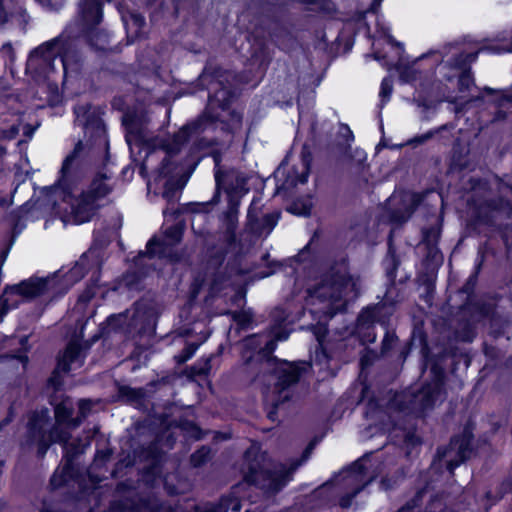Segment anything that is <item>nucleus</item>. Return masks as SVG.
I'll list each match as a JSON object with an SVG mask.
<instances>
[{
  "label": "nucleus",
  "mask_w": 512,
  "mask_h": 512,
  "mask_svg": "<svg viewBox=\"0 0 512 512\" xmlns=\"http://www.w3.org/2000/svg\"><path fill=\"white\" fill-rule=\"evenodd\" d=\"M74 114L75 122L83 129L86 143L79 139L66 155V199L72 197L74 189L88 175L90 150L109 149L107 127L100 112L86 104L75 107Z\"/></svg>",
  "instance_id": "1"
},
{
  "label": "nucleus",
  "mask_w": 512,
  "mask_h": 512,
  "mask_svg": "<svg viewBox=\"0 0 512 512\" xmlns=\"http://www.w3.org/2000/svg\"><path fill=\"white\" fill-rule=\"evenodd\" d=\"M64 362L58 356L57 365L47 379L45 393L54 407V417L48 409L32 414L28 423V444H37L41 456L50 443H59L64 447Z\"/></svg>",
  "instance_id": "2"
},
{
  "label": "nucleus",
  "mask_w": 512,
  "mask_h": 512,
  "mask_svg": "<svg viewBox=\"0 0 512 512\" xmlns=\"http://www.w3.org/2000/svg\"><path fill=\"white\" fill-rule=\"evenodd\" d=\"M244 459L247 462V471L244 474L245 482L260 490L276 494L292 480L290 470L265 468L262 464L263 457L259 451H253L251 448L247 449L244 453Z\"/></svg>",
  "instance_id": "3"
},
{
  "label": "nucleus",
  "mask_w": 512,
  "mask_h": 512,
  "mask_svg": "<svg viewBox=\"0 0 512 512\" xmlns=\"http://www.w3.org/2000/svg\"><path fill=\"white\" fill-rule=\"evenodd\" d=\"M352 280L350 263L347 256L334 259L318 278L311 294L327 301H339Z\"/></svg>",
  "instance_id": "4"
},
{
  "label": "nucleus",
  "mask_w": 512,
  "mask_h": 512,
  "mask_svg": "<svg viewBox=\"0 0 512 512\" xmlns=\"http://www.w3.org/2000/svg\"><path fill=\"white\" fill-rule=\"evenodd\" d=\"M474 438L473 428L469 425H465L460 433L450 437L447 445L437 448L434 462H441L454 452V457L446 461V470L450 474H454V471L460 465L466 463L474 453Z\"/></svg>",
  "instance_id": "5"
},
{
  "label": "nucleus",
  "mask_w": 512,
  "mask_h": 512,
  "mask_svg": "<svg viewBox=\"0 0 512 512\" xmlns=\"http://www.w3.org/2000/svg\"><path fill=\"white\" fill-rule=\"evenodd\" d=\"M444 388V386L426 381L416 393L396 395L392 399V404L397 411L402 413L423 412L435 406Z\"/></svg>",
  "instance_id": "6"
},
{
  "label": "nucleus",
  "mask_w": 512,
  "mask_h": 512,
  "mask_svg": "<svg viewBox=\"0 0 512 512\" xmlns=\"http://www.w3.org/2000/svg\"><path fill=\"white\" fill-rule=\"evenodd\" d=\"M504 211H507L508 218L512 216V201L503 196L481 200L473 205L468 225L472 228L485 226L499 231L507 229V225L498 224L496 220V213Z\"/></svg>",
  "instance_id": "7"
},
{
  "label": "nucleus",
  "mask_w": 512,
  "mask_h": 512,
  "mask_svg": "<svg viewBox=\"0 0 512 512\" xmlns=\"http://www.w3.org/2000/svg\"><path fill=\"white\" fill-rule=\"evenodd\" d=\"M231 247L226 243L225 245L213 243L205 249L201 270L209 275V293L212 295L219 293L229 278L226 270L223 269V265Z\"/></svg>",
  "instance_id": "8"
},
{
  "label": "nucleus",
  "mask_w": 512,
  "mask_h": 512,
  "mask_svg": "<svg viewBox=\"0 0 512 512\" xmlns=\"http://www.w3.org/2000/svg\"><path fill=\"white\" fill-rule=\"evenodd\" d=\"M104 1L81 0L79 4V31L77 38H82L92 48L97 47L101 34L98 26L103 21Z\"/></svg>",
  "instance_id": "9"
},
{
  "label": "nucleus",
  "mask_w": 512,
  "mask_h": 512,
  "mask_svg": "<svg viewBox=\"0 0 512 512\" xmlns=\"http://www.w3.org/2000/svg\"><path fill=\"white\" fill-rule=\"evenodd\" d=\"M61 282L62 275L60 271H57L46 277H30L18 284L7 286L5 292L10 299L20 297L23 300H31L55 290L61 285Z\"/></svg>",
  "instance_id": "10"
},
{
  "label": "nucleus",
  "mask_w": 512,
  "mask_h": 512,
  "mask_svg": "<svg viewBox=\"0 0 512 512\" xmlns=\"http://www.w3.org/2000/svg\"><path fill=\"white\" fill-rule=\"evenodd\" d=\"M401 300L402 296L400 295V290H391V288H386L381 301L369 304L363 307L361 311L373 319L377 324L387 329L390 326L391 319Z\"/></svg>",
  "instance_id": "11"
},
{
  "label": "nucleus",
  "mask_w": 512,
  "mask_h": 512,
  "mask_svg": "<svg viewBox=\"0 0 512 512\" xmlns=\"http://www.w3.org/2000/svg\"><path fill=\"white\" fill-rule=\"evenodd\" d=\"M182 148L183 146L176 143L172 137L163 141L162 149L165 151L166 155L158 167V175L160 177H170L179 174L181 171H184L185 167L195 162L191 152L181 160L176 159Z\"/></svg>",
  "instance_id": "12"
},
{
  "label": "nucleus",
  "mask_w": 512,
  "mask_h": 512,
  "mask_svg": "<svg viewBox=\"0 0 512 512\" xmlns=\"http://www.w3.org/2000/svg\"><path fill=\"white\" fill-rule=\"evenodd\" d=\"M103 266V254L101 250L90 248L84 252L74 266L66 271V292L69 286L80 281L86 274L101 272Z\"/></svg>",
  "instance_id": "13"
},
{
  "label": "nucleus",
  "mask_w": 512,
  "mask_h": 512,
  "mask_svg": "<svg viewBox=\"0 0 512 512\" xmlns=\"http://www.w3.org/2000/svg\"><path fill=\"white\" fill-rule=\"evenodd\" d=\"M68 402L69 397L66 396V476L71 470L72 461L81 454L85 453L86 449L91 445L94 437L93 433L90 431H84L81 436L72 438L67 429L71 426H74L75 424L73 423L72 418L73 407L71 404L68 406Z\"/></svg>",
  "instance_id": "14"
},
{
  "label": "nucleus",
  "mask_w": 512,
  "mask_h": 512,
  "mask_svg": "<svg viewBox=\"0 0 512 512\" xmlns=\"http://www.w3.org/2000/svg\"><path fill=\"white\" fill-rule=\"evenodd\" d=\"M58 41L52 40L46 42L34 49L27 60V68L31 70H39L48 73L53 70L54 61L59 58L64 66V55L60 53Z\"/></svg>",
  "instance_id": "15"
},
{
  "label": "nucleus",
  "mask_w": 512,
  "mask_h": 512,
  "mask_svg": "<svg viewBox=\"0 0 512 512\" xmlns=\"http://www.w3.org/2000/svg\"><path fill=\"white\" fill-rule=\"evenodd\" d=\"M114 512H164L163 503L153 495L136 493L113 503Z\"/></svg>",
  "instance_id": "16"
},
{
  "label": "nucleus",
  "mask_w": 512,
  "mask_h": 512,
  "mask_svg": "<svg viewBox=\"0 0 512 512\" xmlns=\"http://www.w3.org/2000/svg\"><path fill=\"white\" fill-rule=\"evenodd\" d=\"M305 372V362H290L283 359L272 369V375L276 377L275 387L280 392L285 391L297 384Z\"/></svg>",
  "instance_id": "17"
},
{
  "label": "nucleus",
  "mask_w": 512,
  "mask_h": 512,
  "mask_svg": "<svg viewBox=\"0 0 512 512\" xmlns=\"http://www.w3.org/2000/svg\"><path fill=\"white\" fill-rule=\"evenodd\" d=\"M218 119L219 113H209L208 111H202L195 119L184 124L171 137L174 138L176 143L184 146L194 135L203 133L208 128V126L215 124Z\"/></svg>",
  "instance_id": "18"
},
{
  "label": "nucleus",
  "mask_w": 512,
  "mask_h": 512,
  "mask_svg": "<svg viewBox=\"0 0 512 512\" xmlns=\"http://www.w3.org/2000/svg\"><path fill=\"white\" fill-rule=\"evenodd\" d=\"M184 235V225L181 223H175L164 231V237L169 240L167 243L165 240L153 236L146 243V254L149 258H154L156 255L162 257L165 256V248L168 245H176L180 243Z\"/></svg>",
  "instance_id": "19"
},
{
  "label": "nucleus",
  "mask_w": 512,
  "mask_h": 512,
  "mask_svg": "<svg viewBox=\"0 0 512 512\" xmlns=\"http://www.w3.org/2000/svg\"><path fill=\"white\" fill-rule=\"evenodd\" d=\"M208 90V102L203 111L217 113V110L227 111L235 101V92L224 83L211 86Z\"/></svg>",
  "instance_id": "20"
},
{
  "label": "nucleus",
  "mask_w": 512,
  "mask_h": 512,
  "mask_svg": "<svg viewBox=\"0 0 512 512\" xmlns=\"http://www.w3.org/2000/svg\"><path fill=\"white\" fill-rule=\"evenodd\" d=\"M240 199L232 193H228L227 210L224 213L225 230L223 232V242L228 246H236L238 243L237 238V225L239 213Z\"/></svg>",
  "instance_id": "21"
},
{
  "label": "nucleus",
  "mask_w": 512,
  "mask_h": 512,
  "mask_svg": "<svg viewBox=\"0 0 512 512\" xmlns=\"http://www.w3.org/2000/svg\"><path fill=\"white\" fill-rule=\"evenodd\" d=\"M460 311L477 321L492 320L497 314V303L476 298L465 299Z\"/></svg>",
  "instance_id": "22"
},
{
  "label": "nucleus",
  "mask_w": 512,
  "mask_h": 512,
  "mask_svg": "<svg viewBox=\"0 0 512 512\" xmlns=\"http://www.w3.org/2000/svg\"><path fill=\"white\" fill-rule=\"evenodd\" d=\"M362 26L369 29L366 22V13L356 12L351 18L343 20L342 28L340 29L336 40L343 42L345 49H351Z\"/></svg>",
  "instance_id": "23"
},
{
  "label": "nucleus",
  "mask_w": 512,
  "mask_h": 512,
  "mask_svg": "<svg viewBox=\"0 0 512 512\" xmlns=\"http://www.w3.org/2000/svg\"><path fill=\"white\" fill-rule=\"evenodd\" d=\"M98 208L95 197L85 190L82 191L76 205L72 208L73 223L79 225L91 221Z\"/></svg>",
  "instance_id": "24"
},
{
  "label": "nucleus",
  "mask_w": 512,
  "mask_h": 512,
  "mask_svg": "<svg viewBox=\"0 0 512 512\" xmlns=\"http://www.w3.org/2000/svg\"><path fill=\"white\" fill-rule=\"evenodd\" d=\"M49 490L51 494H54L58 498V501L54 504L50 497L46 498L43 502L42 512H62L61 505L64 496V466H61V464L56 468L50 478Z\"/></svg>",
  "instance_id": "25"
},
{
  "label": "nucleus",
  "mask_w": 512,
  "mask_h": 512,
  "mask_svg": "<svg viewBox=\"0 0 512 512\" xmlns=\"http://www.w3.org/2000/svg\"><path fill=\"white\" fill-rule=\"evenodd\" d=\"M300 160L302 164V171L299 172L296 166H292L287 174L286 181L289 182L291 186L306 184L308 181L313 162V154L307 144H304L301 148Z\"/></svg>",
  "instance_id": "26"
},
{
  "label": "nucleus",
  "mask_w": 512,
  "mask_h": 512,
  "mask_svg": "<svg viewBox=\"0 0 512 512\" xmlns=\"http://www.w3.org/2000/svg\"><path fill=\"white\" fill-rule=\"evenodd\" d=\"M377 324L373 319L360 311L355 322L352 334L359 340L362 345L374 343L376 340Z\"/></svg>",
  "instance_id": "27"
},
{
  "label": "nucleus",
  "mask_w": 512,
  "mask_h": 512,
  "mask_svg": "<svg viewBox=\"0 0 512 512\" xmlns=\"http://www.w3.org/2000/svg\"><path fill=\"white\" fill-rule=\"evenodd\" d=\"M447 355L445 353L432 354L429 353L423 356L424 368L430 369V380L429 382L441 385L445 387L446 372H445V360Z\"/></svg>",
  "instance_id": "28"
},
{
  "label": "nucleus",
  "mask_w": 512,
  "mask_h": 512,
  "mask_svg": "<svg viewBox=\"0 0 512 512\" xmlns=\"http://www.w3.org/2000/svg\"><path fill=\"white\" fill-rule=\"evenodd\" d=\"M69 26L66 25V82L71 76H78L82 73L84 59L82 53L73 48V39L70 36Z\"/></svg>",
  "instance_id": "29"
},
{
  "label": "nucleus",
  "mask_w": 512,
  "mask_h": 512,
  "mask_svg": "<svg viewBox=\"0 0 512 512\" xmlns=\"http://www.w3.org/2000/svg\"><path fill=\"white\" fill-rule=\"evenodd\" d=\"M382 265L384 267L385 276L387 279L386 288H391V290H399L397 288V272L401 265V260L391 241L388 243V250L385 258L383 259Z\"/></svg>",
  "instance_id": "30"
},
{
  "label": "nucleus",
  "mask_w": 512,
  "mask_h": 512,
  "mask_svg": "<svg viewBox=\"0 0 512 512\" xmlns=\"http://www.w3.org/2000/svg\"><path fill=\"white\" fill-rule=\"evenodd\" d=\"M224 77L223 68L211 61H207L200 75L197 78V86L204 90L210 89L218 83H223L221 79Z\"/></svg>",
  "instance_id": "31"
},
{
  "label": "nucleus",
  "mask_w": 512,
  "mask_h": 512,
  "mask_svg": "<svg viewBox=\"0 0 512 512\" xmlns=\"http://www.w3.org/2000/svg\"><path fill=\"white\" fill-rule=\"evenodd\" d=\"M441 232V226L438 225H432L430 227L422 229L421 242L425 246L427 259H431L435 257L437 254L441 255V250L439 248Z\"/></svg>",
  "instance_id": "32"
},
{
  "label": "nucleus",
  "mask_w": 512,
  "mask_h": 512,
  "mask_svg": "<svg viewBox=\"0 0 512 512\" xmlns=\"http://www.w3.org/2000/svg\"><path fill=\"white\" fill-rule=\"evenodd\" d=\"M84 324L81 326L79 335L66 342V374L70 370L71 364L77 361L83 362L86 358L83 353L82 338L84 337Z\"/></svg>",
  "instance_id": "33"
},
{
  "label": "nucleus",
  "mask_w": 512,
  "mask_h": 512,
  "mask_svg": "<svg viewBox=\"0 0 512 512\" xmlns=\"http://www.w3.org/2000/svg\"><path fill=\"white\" fill-rule=\"evenodd\" d=\"M197 165H198V162H193V163L189 164L188 167H185L184 174L177 180H175L173 178L174 175H172L170 177H166L167 181L164 184L163 197L167 200H171L172 198H174L176 195V192L184 187L187 179L193 173V171L195 170Z\"/></svg>",
  "instance_id": "34"
},
{
  "label": "nucleus",
  "mask_w": 512,
  "mask_h": 512,
  "mask_svg": "<svg viewBox=\"0 0 512 512\" xmlns=\"http://www.w3.org/2000/svg\"><path fill=\"white\" fill-rule=\"evenodd\" d=\"M480 50L472 51V52H459L452 55L446 62L445 67L466 71L471 69V64L476 62L478 59Z\"/></svg>",
  "instance_id": "35"
},
{
  "label": "nucleus",
  "mask_w": 512,
  "mask_h": 512,
  "mask_svg": "<svg viewBox=\"0 0 512 512\" xmlns=\"http://www.w3.org/2000/svg\"><path fill=\"white\" fill-rule=\"evenodd\" d=\"M277 312L269 326V334L277 341H286L290 335V331L286 328L288 316L283 309H278Z\"/></svg>",
  "instance_id": "36"
},
{
  "label": "nucleus",
  "mask_w": 512,
  "mask_h": 512,
  "mask_svg": "<svg viewBox=\"0 0 512 512\" xmlns=\"http://www.w3.org/2000/svg\"><path fill=\"white\" fill-rule=\"evenodd\" d=\"M145 398L143 388H134L129 385H117V399L127 404H140Z\"/></svg>",
  "instance_id": "37"
},
{
  "label": "nucleus",
  "mask_w": 512,
  "mask_h": 512,
  "mask_svg": "<svg viewBox=\"0 0 512 512\" xmlns=\"http://www.w3.org/2000/svg\"><path fill=\"white\" fill-rule=\"evenodd\" d=\"M228 111V119H222L219 115V119L215 123L221 124V130L230 135H234L237 130L242 128L243 124V112L238 111L237 109L229 108Z\"/></svg>",
  "instance_id": "38"
},
{
  "label": "nucleus",
  "mask_w": 512,
  "mask_h": 512,
  "mask_svg": "<svg viewBox=\"0 0 512 512\" xmlns=\"http://www.w3.org/2000/svg\"><path fill=\"white\" fill-rule=\"evenodd\" d=\"M100 278L101 272H93L91 274V277L89 281L86 283L85 288L78 296V304L86 305L96 296L98 290L101 287Z\"/></svg>",
  "instance_id": "39"
},
{
  "label": "nucleus",
  "mask_w": 512,
  "mask_h": 512,
  "mask_svg": "<svg viewBox=\"0 0 512 512\" xmlns=\"http://www.w3.org/2000/svg\"><path fill=\"white\" fill-rule=\"evenodd\" d=\"M222 176L223 173L221 171H217L215 173V182H216V193L210 202H190L186 204V211L190 213H204L208 212V206L210 203H217L219 200L220 188L222 186Z\"/></svg>",
  "instance_id": "40"
},
{
  "label": "nucleus",
  "mask_w": 512,
  "mask_h": 512,
  "mask_svg": "<svg viewBox=\"0 0 512 512\" xmlns=\"http://www.w3.org/2000/svg\"><path fill=\"white\" fill-rule=\"evenodd\" d=\"M42 192L41 205L47 206L50 210H55L58 202L64 200V189L60 185L45 187Z\"/></svg>",
  "instance_id": "41"
},
{
  "label": "nucleus",
  "mask_w": 512,
  "mask_h": 512,
  "mask_svg": "<svg viewBox=\"0 0 512 512\" xmlns=\"http://www.w3.org/2000/svg\"><path fill=\"white\" fill-rule=\"evenodd\" d=\"M141 459L153 464H164L165 452L158 443L151 442L142 449Z\"/></svg>",
  "instance_id": "42"
},
{
  "label": "nucleus",
  "mask_w": 512,
  "mask_h": 512,
  "mask_svg": "<svg viewBox=\"0 0 512 512\" xmlns=\"http://www.w3.org/2000/svg\"><path fill=\"white\" fill-rule=\"evenodd\" d=\"M312 240H310L299 252L292 256L289 260L295 263L297 266L307 264L312 266L316 264L318 260L317 252L311 247Z\"/></svg>",
  "instance_id": "43"
},
{
  "label": "nucleus",
  "mask_w": 512,
  "mask_h": 512,
  "mask_svg": "<svg viewBox=\"0 0 512 512\" xmlns=\"http://www.w3.org/2000/svg\"><path fill=\"white\" fill-rule=\"evenodd\" d=\"M105 179H107L105 174L98 173L91 181L89 188L85 190L94 196L96 201L106 197L111 192V188L104 182Z\"/></svg>",
  "instance_id": "44"
},
{
  "label": "nucleus",
  "mask_w": 512,
  "mask_h": 512,
  "mask_svg": "<svg viewBox=\"0 0 512 512\" xmlns=\"http://www.w3.org/2000/svg\"><path fill=\"white\" fill-rule=\"evenodd\" d=\"M408 341L412 342V344L415 347H419L421 349L422 356H425V355L431 353L429 343H428V336L422 326L415 325L413 327Z\"/></svg>",
  "instance_id": "45"
},
{
  "label": "nucleus",
  "mask_w": 512,
  "mask_h": 512,
  "mask_svg": "<svg viewBox=\"0 0 512 512\" xmlns=\"http://www.w3.org/2000/svg\"><path fill=\"white\" fill-rule=\"evenodd\" d=\"M227 314L231 316L232 320L236 323L240 330H247L252 328L254 313L251 308L228 311Z\"/></svg>",
  "instance_id": "46"
},
{
  "label": "nucleus",
  "mask_w": 512,
  "mask_h": 512,
  "mask_svg": "<svg viewBox=\"0 0 512 512\" xmlns=\"http://www.w3.org/2000/svg\"><path fill=\"white\" fill-rule=\"evenodd\" d=\"M216 504L221 512H240L242 509L241 499L233 492L221 495Z\"/></svg>",
  "instance_id": "47"
},
{
  "label": "nucleus",
  "mask_w": 512,
  "mask_h": 512,
  "mask_svg": "<svg viewBox=\"0 0 512 512\" xmlns=\"http://www.w3.org/2000/svg\"><path fill=\"white\" fill-rule=\"evenodd\" d=\"M512 493V478H505L502 480L494 491L488 490L485 492V498L488 501L497 503L502 500L507 494Z\"/></svg>",
  "instance_id": "48"
},
{
  "label": "nucleus",
  "mask_w": 512,
  "mask_h": 512,
  "mask_svg": "<svg viewBox=\"0 0 512 512\" xmlns=\"http://www.w3.org/2000/svg\"><path fill=\"white\" fill-rule=\"evenodd\" d=\"M436 277L434 270H425L417 275V283L425 288L427 294H433L436 288Z\"/></svg>",
  "instance_id": "49"
},
{
  "label": "nucleus",
  "mask_w": 512,
  "mask_h": 512,
  "mask_svg": "<svg viewBox=\"0 0 512 512\" xmlns=\"http://www.w3.org/2000/svg\"><path fill=\"white\" fill-rule=\"evenodd\" d=\"M122 123L127 134L142 137L141 120L136 113H126Z\"/></svg>",
  "instance_id": "50"
},
{
  "label": "nucleus",
  "mask_w": 512,
  "mask_h": 512,
  "mask_svg": "<svg viewBox=\"0 0 512 512\" xmlns=\"http://www.w3.org/2000/svg\"><path fill=\"white\" fill-rule=\"evenodd\" d=\"M133 322H134V327L136 329V333L140 337H144V336L150 337L155 334L156 327L150 317L143 316L140 318H136V319H133Z\"/></svg>",
  "instance_id": "51"
},
{
  "label": "nucleus",
  "mask_w": 512,
  "mask_h": 512,
  "mask_svg": "<svg viewBox=\"0 0 512 512\" xmlns=\"http://www.w3.org/2000/svg\"><path fill=\"white\" fill-rule=\"evenodd\" d=\"M164 464L148 463L141 469V476L147 484L154 483L162 475Z\"/></svg>",
  "instance_id": "52"
},
{
  "label": "nucleus",
  "mask_w": 512,
  "mask_h": 512,
  "mask_svg": "<svg viewBox=\"0 0 512 512\" xmlns=\"http://www.w3.org/2000/svg\"><path fill=\"white\" fill-rule=\"evenodd\" d=\"M211 450L210 447L203 445L196 449L190 456V464L194 468L204 466L210 460Z\"/></svg>",
  "instance_id": "53"
},
{
  "label": "nucleus",
  "mask_w": 512,
  "mask_h": 512,
  "mask_svg": "<svg viewBox=\"0 0 512 512\" xmlns=\"http://www.w3.org/2000/svg\"><path fill=\"white\" fill-rule=\"evenodd\" d=\"M209 275L203 270L197 271L193 277L189 287L190 297L196 298L207 282Z\"/></svg>",
  "instance_id": "54"
},
{
  "label": "nucleus",
  "mask_w": 512,
  "mask_h": 512,
  "mask_svg": "<svg viewBox=\"0 0 512 512\" xmlns=\"http://www.w3.org/2000/svg\"><path fill=\"white\" fill-rule=\"evenodd\" d=\"M399 338L394 330L386 329L383 340L381 342L380 353L382 356H387L398 343Z\"/></svg>",
  "instance_id": "55"
},
{
  "label": "nucleus",
  "mask_w": 512,
  "mask_h": 512,
  "mask_svg": "<svg viewBox=\"0 0 512 512\" xmlns=\"http://www.w3.org/2000/svg\"><path fill=\"white\" fill-rule=\"evenodd\" d=\"M277 340L274 338L269 339L262 348L259 350V354L266 359V361L270 364H277L282 359H279L277 356H274L273 353L277 348Z\"/></svg>",
  "instance_id": "56"
},
{
  "label": "nucleus",
  "mask_w": 512,
  "mask_h": 512,
  "mask_svg": "<svg viewBox=\"0 0 512 512\" xmlns=\"http://www.w3.org/2000/svg\"><path fill=\"white\" fill-rule=\"evenodd\" d=\"M483 92L487 96H495L493 99V102L496 106L501 107L504 103H511L512 104V95L505 93L501 90H497L491 87H484Z\"/></svg>",
  "instance_id": "57"
},
{
  "label": "nucleus",
  "mask_w": 512,
  "mask_h": 512,
  "mask_svg": "<svg viewBox=\"0 0 512 512\" xmlns=\"http://www.w3.org/2000/svg\"><path fill=\"white\" fill-rule=\"evenodd\" d=\"M301 3L317 6L318 11L324 14L336 12V6L332 0H301Z\"/></svg>",
  "instance_id": "58"
},
{
  "label": "nucleus",
  "mask_w": 512,
  "mask_h": 512,
  "mask_svg": "<svg viewBox=\"0 0 512 512\" xmlns=\"http://www.w3.org/2000/svg\"><path fill=\"white\" fill-rule=\"evenodd\" d=\"M441 130H442V128H435V129H431L423 134L415 135L414 137L409 139L406 144L411 145L413 147H417L419 145L426 143L430 139H432Z\"/></svg>",
  "instance_id": "59"
},
{
  "label": "nucleus",
  "mask_w": 512,
  "mask_h": 512,
  "mask_svg": "<svg viewBox=\"0 0 512 512\" xmlns=\"http://www.w3.org/2000/svg\"><path fill=\"white\" fill-rule=\"evenodd\" d=\"M197 350V346L194 343L186 344L182 350L174 356V360L177 364H184L191 359Z\"/></svg>",
  "instance_id": "60"
},
{
  "label": "nucleus",
  "mask_w": 512,
  "mask_h": 512,
  "mask_svg": "<svg viewBox=\"0 0 512 512\" xmlns=\"http://www.w3.org/2000/svg\"><path fill=\"white\" fill-rule=\"evenodd\" d=\"M393 92V82L388 77L382 79L380 84L379 96L381 98L382 105H385L391 98Z\"/></svg>",
  "instance_id": "61"
},
{
  "label": "nucleus",
  "mask_w": 512,
  "mask_h": 512,
  "mask_svg": "<svg viewBox=\"0 0 512 512\" xmlns=\"http://www.w3.org/2000/svg\"><path fill=\"white\" fill-rule=\"evenodd\" d=\"M327 333L326 329H323V331H318L315 333L317 340L319 341V347L316 350V359L318 361H326L329 362L331 359V355L328 352V350L322 345V338L325 337V334Z\"/></svg>",
  "instance_id": "62"
},
{
  "label": "nucleus",
  "mask_w": 512,
  "mask_h": 512,
  "mask_svg": "<svg viewBox=\"0 0 512 512\" xmlns=\"http://www.w3.org/2000/svg\"><path fill=\"white\" fill-rule=\"evenodd\" d=\"M474 83V78L470 70L461 71L458 75V90L460 92H464L470 89L471 85Z\"/></svg>",
  "instance_id": "63"
},
{
  "label": "nucleus",
  "mask_w": 512,
  "mask_h": 512,
  "mask_svg": "<svg viewBox=\"0 0 512 512\" xmlns=\"http://www.w3.org/2000/svg\"><path fill=\"white\" fill-rule=\"evenodd\" d=\"M378 353L370 348H365L360 357V366L362 369L372 366L378 359Z\"/></svg>",
  "instance_id": "64"
}]
</instances>
